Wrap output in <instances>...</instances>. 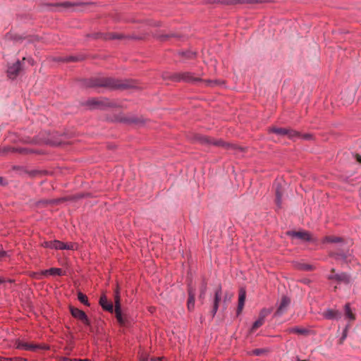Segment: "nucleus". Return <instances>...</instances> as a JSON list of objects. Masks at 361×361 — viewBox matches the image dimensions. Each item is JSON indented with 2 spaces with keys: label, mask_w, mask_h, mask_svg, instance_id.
Instances as JSON below:
<instances>
[{
  "label": "nucleus",
  "mask_w": 361,
  "mask_h": 361,
  "mask_svg": "<svg viewBox=\"0 0 361 361\" xmlns=\"http://www.w3.org/2000/svg\"><path fill=\"white\" fill-rule=\"evenodd\" d=\"M323 245L326 244H336L341 250L338 253H331V255L334 256L336 259L346 260L348 257L345 253V250L348 247V245H346L345 240L341 237L335 235H327L325 236L321 241Z\"/></svg>",
  "instance_id": "f257e3e1"
},
{
  "label": "nucleus",
  "mask_w": 361,
  "mask_h": 361,
  "mask_svg": "<svg viewBox=\"0 0 361 361\" xmlns=\"http://www.w3.org/2000/svg\"><path fill=\"white\" fill-rule=\"evenodd\" d=\"M42 246L46 248L55 250H75L78 248V245L74 243H63L59 240L44 241Z\"/></svg>",
  "instance_id": "f03ea898"
},
{
  "label": "nucleus",
  "mask_w": 361,
  "mask_h": 361,
  "mask_svg": "<svg viewBox=\"0 0 361 361\" xmlns=\"http://www.w3.org/2000/svg\"><path fill=\"white\" fill-rule=\"evenodd\" d=\"M182 79L185 81L190 82H201L204 84V86L209 87H214L219 85L220 82L218 80H200L199 78L195 76L191 73H185L182 75Z\"/></svg>",
  "instance_id": "7ed1b4c3"
},
{
  "label": "nucleus",
  "mask_w": 361,
  "mask_h": 361,
  "mask_svg": "<svg viewBox=\"0 0 361 361\" xmlns=\"http://www.w3.org/2000/svg\"><path fill=\"white\" fill-rule=\"evenodd\" d=\"M16 348L20 350L36 351L37 350H48L49 347L47 345H38L31 343L22 340H18L16 342Z\"/></svg>",
  "instance_id": "20e7f679"
},
{
  "label": "nucleus",
  "mask_w": 361,
  "mask_h": 361,
  "mask_svg": "<svg viewBox=\"0 0 361 361\" xmlns=\"http://www.w3.org/2000/svg\"><path fill=\"white\" fill-rule=\"evenodd\" d=\"M63 276L65 275V271L60 268H51L49 269L41 271L39 273H34L33 277L40 279L44 276Z\"/></svg>",
  "instance_id": "39448f33"
},
{
  "label": "nucleus",
  "mask_w": 361,
  "mask_h": 361,
  "mask_svg": "<svg viewBox=\"0 0 361 361\" xmlns=\"http://www.w3.org/2000/svg\"><path fill=\"white\" fill-rule=\"evenodd\" d=\"M95 85L108 87L111 88H121L126 87V85L121 84L119 81L115 80L112 78H106L99 80Z\"/></svg>",
  "instance_id": "423d86ee"
},
{
  "label": "nucleus",
  "mask_w": 361,
  "mask_h": 361,
  "mask_svg": "<svg viewBox=\"0 0 361 361\" xmlns=\"http://www.w3.org/2000/svg\"><path fill=\"white\" fill-rule=\"evenodd\" d=\"M19 141H21V142H25V143L47 144V145H56L59 144V142H55L49 137H47V138L39 137V138L32 139L29 137H25L20 138Z\"/></svg>",
  "instance_id": "0eeeda50"
},
{
  "label": "nucleus",
  "mask_w": 361,
  "mask_h": 361,
  "mask_svg": "<svg viewBox=\"0 0 361 361\" xmlns=\"http://www.w3.org/2000/svg\"><path fill=\"white\" fill-rule=\"evenodd\" d=\"M115 314L118 324L122 326L127 327L133 322V318L128 313L123 312L122 310L116 311Z\"/></svg>",
  "instance_id": "6e6552de"
},
{
  "label": "nucleus",
  "mask_w": 361,
  "mask_h": 361,
  "mask_svg": "<svg viewBox=\"0 0 361 361\" xmlns=\"http://www.w3.org/2000/svg\"><path fill=\"white\" fill-rule=\"evenodd\" d=\"M25 58H23V61H17L16 63L9 66L7 70L8 77L11 79H14L18 75V73L23 68V63Z\"/></svg>",
  "instance_id": "1a4fd4ad"
},
{
  "label": "nucleus",
  "mask_w": 361,
  "mask_h": 361,
  "mask_svg": "<svg viewBox=\"0 0 361 361\" xmlns=\"http://www.w3.org/2000/svg\"><path fill=\"white\" fill-rule=\"evenodd\" d=\"M70 311L73 317L79 319L84 324L87 326L90 324V320L84 311L73 307H70Z\"/></svg>",
  "instance_id": "9d476101"
},
{
  "label": "nucleus",
  "mask_w": 361,
  "mask_h": 361,
  "mask_svg": "<svg viewBox=\"0 0 361 361\" xmlns=\"http://www.w3.org/2000/svg\"><path fill=\"white\" fill-rule=\"evenodd\" d=\"M289 235L293 238H298L302 241L317 242V239L311 236V235L306 231H291L289 233Z\"/></svg>",
  "instance_id": "9b49d317"
},
{
  "label": "nucleus",
  "mask_w": 361,
  "mask_h": 361,
  "mask_svg": "<svg viewBox=\"0 0 361 361\" xmlns=\"http://www.w3.org/2000/svg\"><path fill=\"white\" fill-rule=\"evenodd\" d=\"M271 131L278 135H288L290 138L299 136V133L293 130L283 128H273Z\"/></svg>",
  "instance_id": "f8f14e48"
},
{
  "label": "nucleus",
  "mask_w": 361,
  "mask_h": 361,
  "mask_svg": "<svg viewBox=\"0 0 361 361\" xmlns=\"http://www.w3.org/2000/svg\"><path fill=\"white\" fill-rule=\"evenodd\" d=\"M197 140L202 142V143H206V144H211V145H216V146H229V145L228 144H226L224 141L222 140H214V139H212L210 137H206V136H203V135H198L197 137Z\"/></svg>",
  "instance_id": "ddd939ff"
},
{
  "label": "nucleus",
  "mask_w": 361,
  "mask_h": 361,
  "mask_svg": "<svg viewBox=\"0 0 361 361\" xmlns=\"http://www.w3.org/2000/svg\"><path fill=\"white\" fill-rule=\"evenodd\" d=\"M269 313V311L266 309H264L260 312L259 318L252 324V326L251 328L252 332H254L256 329H257L259 327H260L264 324V318L267 317V315Z\"/></svg>",
  "instance_id": "4468645a"
},
{
  "label": "nucleus",
  "mask_w": 361,
  "mask_h": 361,
  "mask_svg": "<svg viewBox=\"0 0 361 361\" xmlns=\"http://www.w3.org/2000/svg\"><path fill=\"white\" fill-rule=\"evenodd\" d=\"M99 305L104 310L111 313L114 311L113 303L107 300V298L104 294H103L99 298Z\"/></svg>",
  "instance_id": "2eb2a0df"
},
{
  "label": "nucleus",
  "mask_w": 361,
  "mask_h": 361,
  "mask_svg": "<svg viewBox=\"0 0 361 361\" xmlns=\"http://www.w3.org/2000/svg\"><path fill=\"white\" fill-rule=\"evenodd\" d=\"M332 272H334V271ZM328 278L329 280H334L339 283H348L350 282V277L345 274H338L332 273Z\"/></svg>",
  "instance_id": "dca6fc26"
},
{
  "label": "nucleus",
  "mask_w": 361,
  "mask_h": 361,
  "mask_svg": "<svg viewBox=\"0 0 361 361\" xmlns=\"http://www.w3.org/2000/svg\"><path fill=\"white\" fill-rule=\"evenodd\" d=\"M322 316L326 319H338L341 312L335 309H328L322 312Z\"/></svg>",
  "instance_id": "f3484780"
},
{
  "label": "nucleus",
  "mask_w": 361,
  "mask_h": 361,
  "mask_svg": "<svg viewBox=\"0 0 361 361\" xmlns=\"http://www.w3.org/2000/svg\"><path fill=\"white\" fill-rule=\"evenodd\" d=\"M289 304V298L286 296H283L281 300L279 307L276 312V314L279 316L282 314L287 310Z\"/></svg>",
  "instance_id": "a211bd4d"
},
{
  "label": "nucleus",
  "mask_w": 361,
  "mask_h": 361,
  "mask_svg": "<svg viewBox=\"0 0 361 361\" xmlns=\"http://www.w3.org/2000/svg\"><path fill=\"white\" fill-rule=\"evenodd\" d=\"M245 297H246V293L245 290L243 288H241L239 291V295H238V310L237 313L239 314L244 307L245 301Z\"/></svg>",
  "instance_id": "6ab92c4d"
},
{
  "label": "nucleus",
  "mask_w": 361,
  "mask_h": 361,
  "mask_svg": "<svg viewBox=\"0 0 361 361\" xmlns=\"http://www.w3.org/2000/svg\"><path fill=\"white\" fill-rule=\"evenodd\" d=\"M221 298V288H218L214 295V305H213V314L214 315L216 312L218 310L219 308V303Z\"/></svg>",
  "instance_id": "aec40b11"
},
{
  "label": "nucleus",
  "mask_w": 361,
  "mask_h": 361,
  "mask_svg": "<svg viewBox=\"0 0 361 361\" xmlns=\"http://www.w3.org/2000/svg\"><path fill=\"white\" fill-rule=\"evenodd\" d=\"M344 314L345 319H348L350 322H353L355 319V315L352 312L350 304L347 303L344 307Z\"/></svg>",
  "instance_id": "412c9836"
},
{
  "label": "nucleus",
  "mask_w": 361,
  "mask_h": 361,
  "mask_svg": "<svg viewBox=\"0 0 361 361\" xmlns=\"http://www.w3.org/2000/svg\"><path fill=\"white\" fill-rule=\"evenodd\" d=\"M188 308L189 310H192L195 307V294L192 289H189L188 293Z\"/></svg>",
  "instance_id": "4be33fe9"
},
{
  "label": "nucleus",
  "mask_w": 361,
  "mask_h": 361,
  "mask_svg": "<svg viewBox=\"0 0 361 361\" xmlns=\"http://www.w3.org/2000/svg\"><path fill=\"white\" fill-rule=\"evenodd\" d=\"M120 294H119V291L118 289L116 290L115 291V295H114V301H115V308H114V312H116V311H120L121 310V302H120Z\"/></svg>",
  "instance_id": "5701e85b"
},
{
  "label": "nucleus",
  "mask_w": 361,
  "mask_h": 361,
  "mask_svg": "<svg viewBox=\"0 0 361 361\" xmlns=\"http://www.w3.org/2000/svg\"><path fill=\"white\" fill-rule=\"evenodd\" d=\"M78 299L79 300V301L80 302L83 303L85 305H86V306L90 305V304L88 302L87 297L85 294L82 293L81 292L78 293Z\"/></svg>",
  "instance_id": "b1692460"
},
{
  "label": "nucleus",
  "mask_w": 361,
  "mask_h": 361,
  "mask_svg": "<svg viewBox=\"0 0 361 361\" xmlns=\"http://www.w3.org/2000/svg\"><path fill=\"white\" fill-rule=\"evenodd\" d=\"M290 332L295 333L298 334H306L308 331L303 328L295 327L290 329Z\"/></svg>",
  "instance_id": "393cba45"
},
{
  "label": "nucleus",
  "mask_w": 361,
  "mask_h": 361,
  "mask_svg": "<svg viewBox=\"0 0 361 361\" xmlns=\"http://www.w3.org/2000/svg\"><path fill=\"white\" fill-rule=\"evenodd\" d=\"M20 153L29 154V153H38L37 151L30 148V147H24L20 148L18 149Z\"/></svg>",
  "instance_id": "a878e982"
},
{
  "label": "nucleus",
  "mask_w": 361,
  "mask_h": 361,
  "mask_svg": "<svg viewBox=\"0 0 361 361\" xmlns=\"http://www.w3.org/2000/svg\"><path fill=\"white\" fill-rule=\"evenodd\" d=\"M298 268L300 269L307 270V271L311 270L312 269L311 265L305 264H300Z\"/></svg>",
  "instance_id": "bb28decb"
},
{
  "label": "nucleus",
  "mask_w": 361,
  "mask_h": 361,
  "mask_svg": "<svg viewBox=\"0 0 361 361\" xmlns=\"http://www.w3.org/2000/svg\"><path fill=\"white\" fill-rule=\"evenodd\" d=\"M264 352L262 349H255L252 351V354L255 355H259Z\"/></svg>",
  "instance_id": "cd10ccee"
},
{
  "label": "nucleus",
  "mask_w": 361,
  "mask_h": 361,
  "mask_svg": "<svg viewBox=\"0 0 361 361\" xmlns=\"http://www.w3.org/2000/svg\"><path fill=\"white\" fill-rule=\"evenodd\" d=\"M148 357L146 355H144L143 353H141L140 355V361H147Z\"/></svg>",
  "instance_id": "c85d7f7f"
},
{
  "label": "nucleus",
  "mask_w": 361,
  "mask_h": 361,
  "mask_svg": "<svg viewBox=\"0 0 361 361\" xmlns=\"http://www.w3.org/2000/svg\"><path fill=\"white\" fill-rule=\"evenodd\" d=\"M10 359L11 361H26V359L18 357H10Z\"/></svg>",
  "instance_id": "c756f323"
},
{
  "label": "nucleus",
  "mask_w": 361,
  "mask_h": 361,
  "mask_svg": "<svg viewBox=\"0 0 361 361\" xmlns=\"http://www.w3.org/2000/svg\"><path fill=\"white\" fill-rule=\"evenodd\" d=\"M348 326L345 327V329L343 331V336L341 338V342L346 338L347 336V331H348Z\"/></svg>",
  "instance_id": "7c9ffc66"
},
{
  "label": "nucleus",
  "mask_w": 361,
  "mask_h": 361,
  "mask_svg": "<svg viewBox=\"0 0 361 361\" xmlns=\"http://www.w3.org/2000/svg\"><path fill=\"white\" fill-rule=\"evenodd\" d=\"M281 197L279 191L276 192V203L278 205L280 204Z\"/></svg>",
  "instance_id": "2f4dec72"
},
{
  "label": "nucleus",
  "mask_w": 361,
  "mask_h": 361,
  "mask_svg": "<svg viewBox=\"0 0 361 361\" xmlns=\"http://www.w3.org/2000/svg\"><path fill=\"white\" fill-rule=\"evenodd\" d=\"M205 290H206V286H205V285H202L200 297H202L204 295Z\"/></svg>",
  "instance_id": "473e14b6"
},
{
  "label": "nucleus",
  "mask_w": 361,
  "mask_h": 361,
  "mask_svg": "<svg viewBox=\"0 0 361 361\" xmlns=\"http://www.w3.org/2000/svg\"><path fill=\"white\" fill-rule=\"evenodd\" d=\"M6 255L7 253L5 251H0V259H3Z\"/></svg>",
  "instance_id": "72a5a7b5"
},
{
  "label": "nucleus",
  "mask_w": 361,
  "mask_h": 361,
  "mask_svg": "<svg viewBox=\"0 0 361 361\" xmlns=\"http://www.w3.org/2000/svg\"><path fill=\"white\" fill-rule=\"evenodd\" d=\"M0 361H11L10 357H0Z\"/></svg>",
  "instance_id": "f704fd0d"
},
{
  "label": "nucleus",
  "mask_w": 361,
  "mask_h": 361,
  "mask_svg": "<svg viewBox=\"0 0 361 361\" xmlns=\"http://www.w3.org/2000/svg\"><path fill=\"white\" fill-rule=\"evenodd\" d=\"M5 183H5V180H4V178L0 176V185H4Z\"/></svg>",
  "instance_id": "c9c22d12"
},
{
  "label": "nucleus",
  "mask_w": 361,
  "mask_h": 361,
  "mask_svg": "<svg viewBox=\"0 0 361 361\" xmlns=\"http://www.w3.org/2000/svg\"><path fill=\"white\" fill-rule=\"evenodd\" d=\"M162 357H158L157 359H151L152 361H156V360H159V361H162Z\"/></svg>",
  "instance_id": "e433bc0d"
},
{
  "label": "nucleus",
  "mask_w": 361,
  "mask_h": 361,
  "mask_svg": "<svg viewBox=\"0 0 361 361\" xmlns=\"http://www.w3.org/2000/svg\"><path fill=\"white\" fill-rule=\"evenodd\" d=\"M80 359H76V358H74V359H69L68 361H80Z\"/></svg>",
  "instance_id": "4c0bfd02"
},
{
  "label": "nucleus",
  "mask_w": 361,
  "mask_h": 361,
  "mask_svg": "<svg viewBox=\"0 0 361 361\" xmlns=\"http://www.w3.org/2000/svg\"><path fill=\"white\" fill-rule=\"evenodd\" d=\"M305 139H309L310 137V135H306L304 136Z\"/></svg>",
  "instance_id": "58836bf2"
},
{
  "label": "nucleus",
  "mask_w": 361,
  "mask_h": 361,
  "mask_svg": "<svg viewBox=\"0 0 361 361\" xmlns=\"http://www.w3.org/2000/svg\"><path fill=\"white\" fill-rule=\"evenodd\" d=\"M80 361H91V360H90L89 359H84V360L80 359Z\"/></svg>",
  "instance_id": "ea45409f"
},
{
  "label": "nucleus",
  "mask_w": 361,
  "mask_h": 361,
  "mask_svg": "<svg viewBox=\"0 0 361 361\" xmlns=\"http://www.w3.org/2000/svg\"><path fill=\"white\" fill-rule=\"evenodd\" d=\"M4 279H0V284H1V283H4Z\"/></svg>",
  "instance_id": "a19ab883"
},
{
  "label": "nucleus",
  "mask_w": 361,
  "mask_h": 361,
  "mask_svg": "<svg viewBox=\"0 0 361 361\" xmlns=\"http://www.w3.org/2000/svg\"><path fill=\"white\" fill-rule=\"evenodd\" d=\"M359 162H361V157L358 159Z\"/></svg>",
  "instance_id": "79ce46f5"
}]
</instances>
